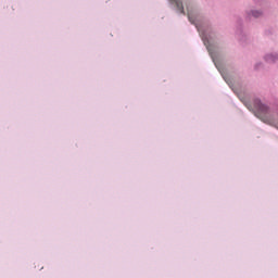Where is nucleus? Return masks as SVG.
<instances>
[{
  "label": "nucleus",
  "instance_id": "obj_1",
  "mask_svg": "<svg viewBox=\"0 0 278 278\" xmlns=\"http://www.w3.org/2000/svg\"><path fill=\"white\" fill-rule=\"evenodd\" d=\"M254 108L262 116H266V114H268V106H266V104H262V101L260 100H255Z\"/></svg>",
  "mask_w": 278,
  "mask_h": 278
},
{
  "label": "nucleus",
  "instance_id": "obj_2",
  "mask_svg": "<svg viewBox=\"0 0 278 278\" xmlns=\"http://www.w3.org/2000/svg\"><path fill=\"white\" fill-rule=\"evenodd\" d=\"M172 3H175L178 12H180V14H185L184 11V4L181 3V0H169Z\"/></svg>",
  "mask_w": 278,
  "mask_h": 278
},
{
  "label": "nucleus",
  "instance_id": "obj_3",
  "mask_svg": "<svg viewBox=\"0 0 278 278\" xmlns=\"http://www.w3.org/2000/svg\"><path fill=\"white\" fill-rule=\"evenodd\" d=\"M252 16H254V18H260V16H262V12H260V11H253V12H252Z\"/></svg>",
  "mask_w": 278,
  "mask_h": 278
},
{
  "label": "nucleus",
  "instance_id": "obj_4",
  "mask_svg": "<svg viewBox=\"0 0 278 278\" xmlns=\"http://www.w3.org/2000/svg\"><path fill=\"white\" fill-rule=\"evenodd\" d=\"M266 60H267V62H275V58L273 56V54H268L266 56Z\"/></svg>",
  "mask_w": 278,
  "mask_h": 278
},
{
  "label": "nucleus",
  "instance_id": "obj_5",
  "mask_svg": "<svg viewBox=\"0 0 278 278\" xmlns=\"http://www.w3.org/2000/svg\"><path fill=\"white\" fill-rule=\"evenodd\" d=\"M188 18H189L190 23H194V20L192 18L191 14H188Z\"/></svg>",
  "mask_w": 278,
  "mask_h": 278
}]
</instances>
